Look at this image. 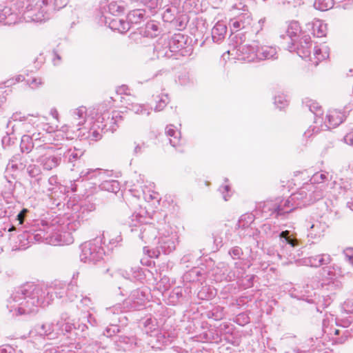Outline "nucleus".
<instances>
[{"mask_svg": "<svg viewBox=\"0 0 353 353\" xmlns=\"http://www.w3.org/2000/svg\"><path fill=\"white\" fill-rule=\"evenodd\" d=\"M52 0H26L23 18L26 22H39L48 17L49 3Z\"/></svg>", "mask_w": 353, "mask_h": 353, "instance_id": "1", "label": "nucleus"}, {"mask_svg": "<svg viewBox=\"0 0 353 353\" xmlns=\"http://www.w3.org/2000/svg\"><path fill=\"white\" fill-rule=\"evenodd\" d=\"M258 41L250 44L241 43L228 51L234 59L248 62L257 61Z\"/></svg>", "mask_w": 353, "mask_h": 353, "instance_id": "2", "label": "nucleus"}, {"mask_svg": "<svg viewBox=\"0 0 353 353\" xmlns=\"http://www.w3.org/2000/svg\"><path fill=\"white\" fill-rule=\"evenodd\" d=\"M100 23L105 26H108L111 29L118 30L121 33H123L130 30V26L128 21H126L119 17L111 19L108 16H102L100 19Z\"/></svg>", "mask_w": 353, "mask_h": 353, "instance_id": "3", "label": "nucleus"}, {"mask_svg": "<svg viewBox=\"0 0 353 353\" xmlns=\"http://www.w3.org/2000/svg\"><path fill=\"white\" fill-rule=\"evenodd\" d=\"M257 61L266 59H277V49L270 46H263L258 42Z\"/></svg>", "mask_w": 353, "mask_h": 353, "instance_id": "4", "label": "nucleus"}, {"mask_svg": "<svg viewBox=\"0 0 353 353\" xmlns=\"http://www.w3.org/2000/svg\"><path fill=\"white\" fill-rule=\"evenodd\" d=\"M311 39L309 36H304L300 41V44L297 48V54L302 59H309L310 61H312V57L310 56L311 54Z\"/></svg>", "mask_w": 353, "mask_h": 353, "instance_id": "5", "label": "nucleus"}, {"mask_svg": "<svg viewBox=\"0 0 353 353\" xmlns=\"http://www.w3.org/2000/svg\"><path fill=\"white\" fill-rule=\"evenodd\" d=\"M330 49L325 44H321L314 48V54L312 62L317 65L319 62L323 61L329 57Z\"/></svg>", "mask_w": 353, "mask_h": 353, "instance_id": "6", "label": "nucleus"}, {"mask_svg": "<svg viewBox=\"0 0 353 353\" xmlns=\"http://www.w3.org/2000/svg\"><path fill=\"white\" fill-rule=\"evenodd\" d=\"M227 32L226 23L223 21H218L212 30V37L214 42L221 41Z\"/></svg>", "mask_w": 353, "mask_h": 353, "instance_id": "7", "label": "nucleus"}, {"mask_svg": "<svg viewBox=\"0 0 353 353\" xmlns=\"http://www.w3.org/2000/svg\"><path fill=\"white\" fill-rule=\"evenodd\" d=\"M307 26L312 27V34L316 37H323L326 35L327 26L322 21L316 19Z\"/></svg>", "mask_w": 353, "mask_h": 353, "instance_id": "8", "label": "nucleus"}, {"mask_svg": "<svg viewBox=\"0 0 353 353\" xmlns=\"http://www.w3.org/2000/svg\"><path fill=\"white\" fill-rule=\"evenodd\" d=\"M301 32V28L298 21H292L288 23L285 33L286 37H288L292 41H294Z\"/></svg>", "mask_w": 353, "mask_h": 353, "instance_id": "9", "label": "nucleus"}, {"mask_svg": "<svg viewBox=\"0 0 353 353\" xmlns=\"http://www.w3.org/2000/svg\"><path fill=\"white\" fill-rule=\"evenodd\" d=\"M249 17L245 16H240L236 19L230 21V26L232 31H239L241 29L245 28L249 24Z\"/></svg>", "mask_w": 353, "mask_h": 353, "instance_id": "10", "label": "nucleus"}, {"mask_svg": "<svg viewBox=\"0 0 353 353\" xmlns=\"http://www.w3.org/2000/svg\"><path fill=\"white\" fill-rule=\"evenodd\" d=\"M145 17V10L142 9L134 10L129 12L128 14V20L130 23H141Z\"/></svg>", "mask_w": 353, "mask_h": 353, "instance_id": "11", "label": "nucleus"}, {"mask_svg": "<svg viewBox=\"0 0 353 353\" xmlns=\"http://www.w3.org/2000/svg\"><path fill=\"white\" fill-rule=\"evenodd\" d=\"M183 36L181 34H174L170 41L169 45L172 52H175L183 47Z\"/></svg>", "mask_w": 353, "mask_h": 353, "instance_id": "12", "label": "nucleus"}, {"mask_svg": "<svg viewBox=\"0 0 353 353\" xmlns=\"http://www.w3.org/2000/svg\"><path fill=\"white\" fill-rule=\"evenodd\" d=\"M330 126L335 128L343 121V115L341 112H330L327 115Z\"/></svg>", "mask_w": 353, "mask_h": 353, "instance_id": "13", "label": "nucleus"}, {"mask_svg": "<svg viewBox=\"0 0 353 353\" xmlns=\"http://www.w3.org/2000/svg\"><path fill=\"white\" fill-rule=\"evenodd\" d=\"M334 6L333 0H315L314 6L316 9L325 11L332 8Z\"/></svg>", "mask_w": 353, "mask_h": 353, "instance_id": "14", "label": "nucleus"}, {"mask_svg": "<svg viewBox=\"0 0 353 353\" xmlns=\"http://www.w3.org/2000/svg\"><path fill=\"white\" fill-rule=\"evenodd\" d=\"M303 108L308 109V110H316L320 109L321 106L316 101L307 98L303 101Z\"/></svg>", "mask_w": 353, "mask_h": 353, "instance_id": "15", "label": "nucleus"}, {"mask_svg": "<svg viewBox=\"0 0 353 353\" xmlns=\"http://www.w3.org/2000/svg\"><path fill=\"white\" fill-rule=\"evenodd\" d=\"M157 31L158 26L154 22H150L146 24L145 34L147 37H155Z\"/></svg>", "mask_w": 353, "mask_h": 353, "instance_id": "16", "label": "nucleus"}, {"mask_svg": "<svg viewBox=\"0 0 353 353\" xmlns=\"http://www.w3.org/2000/svg\"><path fill=\"white\" fill-rule=\"evenodd\" d=\"M108 10L110 14L117 15L123 11V8L117 2H111L108 6Z\"/></svg>", "mask_w": 353, "mask_h": 353, "instance_id": "17", "label": "nucleus"}, {"mask_svg": "<svg viewBox=\"0 0 353 353\" xmlns=\"http://www.w3.org/2000/svg\"><path fill=\"white\" fill-rule=\"evenodd\" d=\"M169 102V97L166 94H163L159 97V99L157 101L156 106V110H162L166 107V105Z\"/></svg>", "mask_w": 353, "mask_h": 353, "instance_id": "18", "label": "nucleus"}, {"mask_svg": "<svg viewBox=\"0 0 353 353\" xmlns=\"http://www.w3.org/2000/svg\"><path fill=\"white\" fill-rule=\"evenodd\" d=\"M10 14H11L10 9L8 7L0 5V23L3 22Z\"/></svg>", "mask_w": 353, "mask_h": 353, "instance_id": "19", "label": "nucleus"}, {"mask_svg": "<svg viewBox=\"0 0 353 353\" xmlns=\"http://www.w3.org/2000/svg\"><path fill=\"white\" fill-rule=\"evenodd\" d=\"M143 2L150 10L156 9L159 5L157 0H143Z\"/></svg>", "mask_w": 353, "mask_h": 353, "instance_id": "20", "label": "nucleus"}, {"mask_svg": "<svg viewBox=\"0 0 353 353\" xmlns=\"http://www.w3.org/2000/svg\"><path fill=\"white\" fill-rule=\"evenodd\" d=\"M24 79H25V77L23 75L19 74V75H17L14 78L8 80L5 83L7 84L6 86H10L17 83L23 81Z\"/></svg>", "mask_w": 353, "mask_h": 353, "instance_id": "21", "label": "nucleus"}, {"mask_svg": "<svg viewBox=\"0 0 353 353\" xmlns=\"http://www.w3.org/2000/svg\"><path fill=\"white\" fill-rule=\"evenodd\" d=\"M28 83L32 88H37L42 84V81L40 78H33Z\"/></svg>", "mask_w": 353, "mask_h": 353, "instance_id": "22", "label": "nucleus"}, {"mask_svg": "<svg viewBox=\"0 0 353 353\" xmlns=\"http://www.w3.org/2000/svg\"><path fill=\"white\" fill-rule=\"evenodd\" d=\"M28 212L27 209H23L17 216V219L19 221V223L22 224L24 220L25 214Z\"/></svg>", "mask_w": 353, "mask_h": 353, "instance_id": "23", "label": "nucleus"}, {"mask_svg": "<svg viewBox=\"0 0 353 353\" xmlns=\"http://www.w3.org/2000/svg\"><path fill=\"white\" fill-rule=\"evenodd\" d=\"M67 4V0H61V3H59L58 0L54 1V8L59 9L64 7Z\"/></svg>", "mask_w": 353, "mask_h": 353, "instance_id": "24", "label": "nucleus"}, {"mask_svg": "<svg viewBox=\"0 0 353 353\" xmlns=\"http://www.w3.org/2000/svg\"><path fill=\"white\" fill-rule=\"evenodd\" d=\"M61 61V57L59 54L54 52V57L53 58V63L54 65H58Z\"/></svg>", "mask_w": 353, "mask_h": 353, "instance_id": "25", "label": "nucleus"}, {"mask_svg": "<svg viewBox=\"0 0 353 353\" xmlns=\"http://www.w3.org/2000/svg\"><path fill=\"white\" fill-rule=\"evenodd\" d=\"M288 235H289V231L288 230L283 231L280 234V236L282 237V238H285L286 239V241L288 240V239H289Z\"/></svg>", "mask_w": 353, "mask_h": 353, "instance_id": "26", "label": "nucleus"}, {"mask_svg": "<svg viewBox=\"0 0 353 353\" xmlns=\"http://www.w3.org/2000/svg\"><path fill=\"white\" fill-rule=\"evenodd\" d=\"M170 12H171V9L170 8L166 9V10H165V13L163 14V17L164 18L168 17V19L171 20L172 17L168 16V14H170Z\"/></svg>", "mask_w": 353, "mask_h": 353, "instance_id": "27", "label": "nucleus"}, {"mask_svg": "<svg viewBox=\"0 0 353 353\" xmlns=\"http://www.w3.org/2000/svg\"><path fill=\"white\" fill-rule=\"evenodd\" d=\"M265 21V18H263V19H261L259 21L258 23H259V25L260 26V28H261V29H262V26H263V24H264Z\"/></svg>", "mask_w": 353, "mask_h": 353, "instance_id": "28", "label": "nucleus"}, {"mask_svg": "<svg viewBox=\"0 0 353 353\" xmlns=\"http://www.w3.org/2000/svg\"><path fill=\"white\" fill-rule=\"evenodd\" d=\"M287 242H288L289 244L292 245V246H294V245H295V243H294V242H295V240L290 239L289 238V239H288Z\"/></svg>", "mask_w": 353, "mask_h": 353, "instance_id": "29", "label": "nucleus"}, {"mask_svg": "<svg viewBox=\"0 0 353 353\" xmlns=\"http://www.w3.org/2000/svg\"><path fill=\"white\" fill-rule=\"evenodd\" d=\"M127 89H128V88H127L125 85H123V86H122V87L119 89V92H125V91H126V90H127Z\"/></svg>", "mask_w": 353, "mask_h": 353, "instance_id": "30", "label": "nucleus"}, {"mask_svg": "<svg viewBox=\"0 0 353 353\" xmlns=\"http://www.w3.org/2000/svg\"><path fill=\"white\" fill-rule=\"evenodd\" d=\"M325 174H320V178H321V179H325Z\"/></svg>", "mask_w": 353, "mask_h": 353, "instance_id": "31", "label": "nucleus"}, {"mask_svg": "<svg viewBox=\"0 0 353 353\" xmlns=\"http://www.w3.org/2000/svg\"><path fill=\"white\" fill-rule=\"evenodd\" d=\"M288 48H289V50L291 51L292 49V46H289Z\"/></svg>", "mask_w": 353, "mask_h": 353, "instance_id": "32", "label": "nucleus"}, {"mask_svg": "<svg viewBox=\"0 0 353 353\" xmlns=\"http://www.w3.org/2000/svg\"><path fill=\"white\" fill-rule=\"evenodd\" d=\"M14 230V227H12V228H10V229L9 230V231H12V230Z\"/></svg>", "mask_w": 353, "mask_h": 353, "instance_id": "33", "label": "nucleus"}, {"mask_svg": "<svg viewBox=\"0 0 353 353\" xmlns=\"http://www.w3.org/2000/svg\"><path fill=\"white\" fill-rule=\"evenodd\" d=\"M349 260H350V261L353 260V257H350Z\"/></svg>", "mask_w": 353, "mask_h": 353, "instance_id": "34", "label": "nucleus"}, {"mask_svg": "<svg viewBox=\"0 0 353 353\" xmlns=\"http://www.w3.org/2000/svg\"><path fill=\"white\" fill-rule=\"evenodd\" d=\"M3 101H4V99H2L1 100V103H3Z\"/></svg>", "mask_w": 353, "mask_h": 353, "instance_id": "35", "label": "nucleus"}, {"mask_svg": "<svg viewBox=\"0 0 353 353\" xmlns=\"http://www.w3.org/2000/svg\"><path fill=\"white\" fill-rule=\"evenodd\" d=\"M352 1L353 2V0H352Z\"/></svg>", "mask_w": 353, "mask_h": 353, "instance_id": "36", "label": "nucleus"}, {"mask_svg": "<svg viewBox=\"0 0 353 353\" xmlns=\"http://www.w3.org/2000/svg\"><path fill=\"white\" fill-rule=\"evenodd\" d=\"M352 263H353V261H352Z\"/></svg>", "mask_w": 353, "mask_h": 353, "instance_id": "37", "label": "nucleus"}]
</instances>
